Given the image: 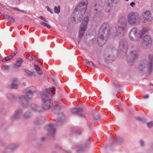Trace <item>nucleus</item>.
<instances>
[{
  "instance_id": "1",
  "label": "nucleus",
  "mask_w": 153,
  "mask_h": 153,
  "mask_svg": "<svg viewBox=\"0 0 153 153\" xmlns=\"http://www.w3.org/2000/svg\"><path fill=\"white\" fill-rule=\"evenodd\" d=\"M149 30L148 28L144 27L139 33L137 28H132L129 33V38L131 40L138 42L140 40L142 36L148 32Z\"/></svg>"
},
{
  "instance_id": "2",
  "label": "nucleus",
  "mask_w": 153,
  "mask_h": 153,
  "mask_svg": "<svg viewBox=\"0 0 153 153\" xmlns=\"http://www.w3.org/2000/svg\"><path fill=\"white\" fill-rule=\"evenodd\" d=\"M51 96V94L48 92H46L42 94V101L44 102L43 104V107L44 109H48L52 105V101L49 99Z\"/></svg>"
},
{
  "instance_id": "3",
  "label": "nucleus",
  "mask_w": 153,
  "mask_h": 153,
  "mask_svg": "<svg viewBox=\"0 0 153 153\" xmlns=\"http://www.w3.org/2000/svg\"><path fill=\"white\" fill-rule=\"evenodd\" d=\"M127 20L126 17H121L118 20V33L123 35L126 31L127 27Z\"/></svg>"
},
{
  "instance_id": "4",
  "label": "nucleus",
  "mask_w": 153,
  "mask_h": 153,
  "mask_svg": "<svg viewBox=\"0 0 153 153\" xmlns=\"http://www.w3.org/2000/svg\"><path fill=\"white\" fill-rule=\"evenodd\" d=\"M88 5V1L87 0H82L81 1L78 6L75 8L74 11L78 12L79 15H84L87 8Z\"/></svg>"
},
{
  "instance_id": "5",
  "label": "nucleus",
  "mask_w": 153,
  "mask_h": 153,
  "mask_svg": "<svg viewBox=\"0 0 153 153\" xmlns=\"http://www.w3.org/2000/svg\"><path fill=\"white\" fill-rule=\"evenodd\" d=\"M110 31V26L108 23H104L101 26L99 33L103 35L104 37H108Z\"/></svg>"
},
{
  "instance_id": "6",
  "label": "nucleus",
  "mask_w": 153,
  "mask_h": 153,
  "mask_svg": "<svg viewBox=\"0 0 153 153\" xmlns=\"http://www.w3.org/2000/svg\"><path fill=\"white\" fill-rule=\"evenodd\" d=\"M128 21L129 24L133 25L140 22L139 16L134 12L130 13L128 16Z\"/></svg>"
},
{
  "instance_id": "7",
  "label": "nucleus",
  "mask_w": 153,
  "mask_h": 153,
  "mask_svg": "<svg viewBox=\"0 0 153 153\" xmlns=\"http://www.w3.org/2000/svg\"><path fill=\"white\" fill-rule=\"evenodd\" d=\"M153 19L151 12L149 11H146L142 14L140 20L142 23H146L147 22H151Z\"/></svg>"
},
{
  "instance_id": "8",
  "label": "nucleus",
  "mask_w": 153,
  "mask_h": 153,
  "mask_svg": "<svg viewBox=\"0 0 153 153\" xmlns=\"http://www.w3.org/2000/svg\"><path fill=\"white\" fill-rule=\"evenodd\" d=\"M152 39L149 36H145L142 39L141 45L145 49L149 48L151 46Z\"/></svg>"
},
{
  "instance_id": "9",
  "label": "nucleus",
  "mask_w": 153,
  "mask_h": 153,
  "mask_svg": "<svg viewBox=\"0 0 153 153\" xmlns=\"http://www.w3.org/2000/svg\"><path fill=\"white\" fill-rule=\"evenodd\" d=\"M89 21L88 17H85L83 20L79 31V35L80 38L82 37L86 30L87 25Z\"/></svg>"
},
{
  "instance_id": "10",
  "label": "nucleus",
  "mask_w": 153,
  "mask_h": 153,
  "mask_svg": "<svg viewBox=\"0 0 153 153\" xmlns=\"http://www.w3.org/2000/svg\"><path fill=\"white\" fill-rule=\"evenodd\" d=\"M94 10L96 11V13H99L103 9L104 4L103 2L100 0H97L94 3Z\"/></svg>"
},
{
  "instance_id": "11",
  "label": "nucleus",
  "mask_w": 153,
  "mask_h": 153,
  "mask_svg": "<svg viewBox=\"0 0 153 153\" xmlns=\"http://www.w3.org/2000/svg\"><path fill=\"white\" fill-rule=\"evenodd\" d=\"M26 93L25 97L22 96L20 99V100L23 102H26V99L28 98L31 99L33 96V93L34 92L29 88H27L25 90Z\"/></svg>"
},
{
  "instance_id": "12",
  "label": "nucleus",
  "mask_w": 153,
  "mask_h": 153,
  "mask_svg": "<svg viewBox=\"0 0 153 153\" xmlns=\"http://www.w3.org/2000/svg\"><path fill=\"white\" fill-rule=\"evenodd\" d=\"M153 59V56L152 55H149V60L146 62L145 64H144V66H147L149 68L150 71H152V69Z\"/></svg>"
},
{
  "instance_id": "13",
  "label": "nucleus",
  "mask_w": 153,
  "mask_h": 153,
  "mask_svg": "<svg viewBox=\"0 0 153 153\" xmlns=\"http://www.w3.org/2000/svg\"><path fill=\"white\" fill-rule=\"evenodd\" d=\"M108 37H104L103 35L98 34L97 37V42L100 46H103L105 43Z\"/></svg>"
},
{
  "instance_id": "14",
  "label": "nucleus",
  "mask_w": 153,
  "mask_h": 153,
  "mask_svg": "<svg viewBox=\"0 0 153 153\" xmlns=\"http://www.w3.org/2000/svg\"><path fill=\"white\" fill-rule=\"evenodd\" d=\"M82 109L81 108H74L72 109V112L73 113H76L78 115L79 117H85V115L80 113V111H82Z\"/></svg>"
},
{
  "instance_id": "15",
  "label": "nucleus",
  "mask_w": 153,
  "mask_h": 153,
  "mask_svg": "<svg viewBox=\"0 0 153 153\" xmlns=\"http://www.w3.org/2000/svg\"><path fill=\"white\" fill-rule=\"evenodd\" d=\"M47 128V130L49 131L51 134H53L55 132L56 130L53 127V125L51 124H49L46 126Z\"/></svg>"
},
{
  "instance_id": "16",
  "label": "nucleus",
  "mask_w": 153,
  "mask_h": 153,
  "mask_svg": "<svg viewBox=\"0 0 153 153\" xmlns=\"http://www.w3.org/2000/svg\"><path fill=\"white\" fill-rule=\"evenodd\" d=\"M19 84V82L16 78H14L13 80L11 85L10 87V88H16L17 86Z\"/></svg>"
},
{
  "instance_id": "17",
  "label": "nucleus",
  "mask_w": 153,
  "mask_h": 153,
  "mask_svg": "<svg viewBox=\"0 0 153 153\" xmlns=\"http://www.w3.org/2000/svg\"><path fill=\"white\" fill-rule=\"evenodd\" d=\"M137 56V53L135 51H132L131 53L130 58L131 59V61L133 59H135Z\"/></svg>"
},
{
  "instance_id": "18",
  "label": "nucleus",
  "mask_w": 153,
  "mask_h": 153,
  "mask_svg": "<svg viewBox=\"0 0 153 153\" xmlns=\"http://www.w3.org/2000/svg\"><path fill=\"white\" fill-rule=\"evenodd\" d=\"M22 115V112L21 110H19L16 111L13 117L14 119H18Z\"/></svg>"
},
{
  "instance_id": "19",
  "label": "nucleus",
  "mask_w": 153,
  "mask_h": 153,
  "mask_svg": "<svg viewBox=\"0 0 153 153\" xmlns=\"http://www.w3.org/2000/svg\"><path fill=\"white\" fill-rule=\"evenodd\" d=\"M127 47L126 42V41H121L119 44V48L120 49L124 48L125 47Z\"/></svg>"
},
{
  "instance_id": "20",
  "label": "nucleus",
  "mask_w": 153,
  "mask_h": 153,
  "mask_svg": "<svg viewBox=\"0 0 153 153\" xmlns=\"http://www.w3.org/2000/svg\"><path fill=\"white\" fill-rule=\"evenodd\" d=\"M31 107L32 109L34 111H42V109L40 108L34 104L32 105L31 106Z\"/></svg>"
},
{
  "instance_id": "21",
  "label": "nucleus",
  "mask_w": 153,
  "mask_h": 153,
  "mask_svg": "<svg viewBox=\"0 0 153 153\" xmlns=\"http://www.w3.org/2000/svg\"><path fill=\"white\" fill-rule=\"evenodd\" d=\"M111 5V4L109 3L107 4L105 6V10L106 12H110L112 7Z\"/></svg>"
},
{
  "instance_id": "22",
  "label": "nucleus",
  "mask_w": 153,
  "mask_h": 153,
  "mask_svg": "<svg viewBox=\"0 0 153 153\" xmlns=\"http://www.w3.org/2000/svg\"><path fill=\"white\" fill-rule=\"evenodd\" d=\"M23 62V60L21 58H18L17 60V61L15 63V65L18 66L19 67L21 65V63Z\"/></svg>"
},
{
  "instance_id": "23",
  "label": "nucleus",
  "mask_w": 153,
  "mask_h": 153,
  "mask_svg": "<svg viewBox=\"0 0 153 153\" xmlns=\"http://www.w3.org/2000/svg\"><path fill=\"white\" fill-rule=\"evenodd\" d=\"M13 58V55H10L9 56L5 57L4 59H3L1 61L2 62H4L6 61H9L12 59Z\"/></svg>"
},
{
  "instance_id": "24",
  "label": "nucleus",
  "mask_w": 153,
  "mask_h": 153,
  "mask_svg": "<svg viewBox=\"0 0 153 153\" xmlns=\"http://www.w3.org/2000/svg\"><path fill=\"white\" fill-rule=\"evenodd\" d=\"M54 9L55 13H60V8L59 5H58V6H55Z\"/></svg>"
},
{
  "instance_id": "25",
  "label": "nucleus",
  "mask_w": 153,
  "mask_h": 153,
  "mask_svg": "<svg viewBox=\"0 0 153 153\" xmlns=\"http://www.w3.org/2000/svg\"><path fill=\"white\" fill-rule=\"evenodd\" d=\"M25 71L27 74L29 76H35V75H34V73L32 71H31L27 69H25Z\"/></svg>"
},
{
  "instance_id": "26",
  "label": "nucleus",
  "mask_w": 153,
  "mask_h": 153,
  "mask_svg": "<svg viewBox=\"0 0 153 153\" xmlns=\"http://www.w3.org/2000/svg\"><path fill=\"white\" fill-rule=\"evenodd\" d=\"M40 22L42 25H43L44 27H46L49 29L51 28V26L48 24L42 21H41Z\"/></svg>"
},
{
  "instance_id": "27",
  "label": "nucleus",
  "mask_w": 153,
  "mask_h": 153,
  "mask_svg": "<svg viewBox=\"0 0 153 153\" xmlns=\"http://www.w3.org/2000/svg\"><path fill=\"white\" fill-rule=\"evenodd\" d=\"M31 116V114L30 112L25 113L24 116V118L25 119L27 118L30 117Z\"/></svg>"
},
{
  "instance_id": "28",
  "label": "nucleus",
  "mask_w": 153,
  "mask_h": 153,
  "mask_svg": "<svg viewBox=\"0 0 153 153\" xmlns=\"http://www.w3.org/2000/svg\"><path fill=\"white\" fill-rule=\"evenodd\" d=\"M86 63L88 64L89 65L91 66H95L93 63L91 61H89L87 60L86 61Z\"/></svg>"
},
{
  "instance_id": "29",
  "label": "nucleus",
  "mask_w": 153,
  "mask_h": 153,
  "mask_svg": "<svg viewBox=\"0 0 153 153\" xmlns=\"http://www.w3.org/2000/svg\"><path fill=\"white\" fill-rule=\"evenodd\" d=\"M148 126L149 128L153 126V121H151L148 123Z\"/></svg>"
},
{
  "instance_id": "30",
  "label": "nucleus",
  "mask_w": 153,
  "mask_h": 153,
  "mask_svg": "<svg viewBox=\"0 0 153 153\" xmlns=\"http://www.w3.org/2000/svg\"><path fill=\"white\" fill-rule=\"evenodd\" d=\"M11 8L12 9H13V10H16V11H19L20 12H24V10H20L17 8H15V7H11Z\"/></svg>"
},
{
  "instance_id": "31",
  "label": "nucleus",
  "mask_w": 153,
  "mask_h": 153,
  "mask_svg": "<svg viewBox=\"0 0 153 153\" xmlns=\"http://www.w3.org/2000/svg\"><path fill=\"white\" fill-rule=\"evenodd\" d=\"M137 120H141V121H146V120L145 118H142L140 117H137Z\"/></svg>"
},
{
  "instance_id": "32",
  "label": "nucleus",
  "mask_w": 153,
  "mask_h": 153,
  "mask_svg": "<svg viewBox=\"0 0 153 153\" xmlns=\"http://www.w3.org/2000/svg\"><path fill=\"white\" fill-rule=\"evenodd\" d=\"M34 68L37 71H39L40 69L38 65H34Z\"/></svg>"
},
{
  "instance_id": "33",
  "label": "nucleus",
  "mask_w": 153,
  "mask_h": 153,
  "mask_svg": "<svg viewBox=\"0 0 153 153\" xmlns=\"http://www.w3.org/2000/svg\"><path fill=\"white\" fill-rule=\"evenodd\" d=\"M111 1L113 3L117 4L120 0H111Z\"/></svg>"
},
{
  "instance_id": "34",
  "label": "nucleus",
  "mask_w": 153,
  "mask_h": 153,
  "mask_svg": "<svg viewBox=\"0 0 153 153\" xmlns=\"http://www.w3.org/2000/svg\"><path fill=\"white\" fill-rule=\"evenodd\" d=\"M40 18L42 19V20L45 22H48V20H47L46 19L44 18V17H43L42 16H40Z\"/></svg>"
},
{
  "instance_id": "35",
  "label": "nucleus",
  "mask_w": 153,
  "mask_h": 153,
  "mask_svg": "<svg viewBox=\"0 0 153 153\" xmlns=\"http://www.w3.org/2000/svg\"><path fill=\"white\" fill-rule=\"evenodd\" d=\"M27 58L30 60L32 61L33 60V58L31 56L28 55L27 57Z\"/></svg>"
},
{
  "instance_id": "36",
  "label": "nucleus",
  "mask_w": 153,
  "mask_h": 153,
  "mask_svg": "<svg viewBox=\"0 0 153 153\" xmlns=\"http://www.w3.org/2000/svg\"><path fill=\"white\" fill-rule=\"evenodd\" d=\"M8 19L12 22H13L14 21V19L11 16H10Z\"/></svg>"
},
{
  "instance_id": "37",
  "label": "nucleus",
  "mask_w": 153,
  "mask_h": 153,
  "mask_svg": "<svg viewBox=\"0 0 153 153\" xmlns=\"http://www.w3.org/2000/svg\"><path fill=\"white\" fill-rule=\"evenodd\" d=\"M14 98V97L13 96L11 95H10L9 97H8V98L10 100H12Z\"/></svg>"
},
{
  "instance_id": "38",
  "label": "nucleus",
  "mask_w": 153,
  "mask_h": 153,
  "mask_svg": "<svg viewBox=\"0 0 153 153\" xmlns=\"http://www.w3.org/2000/svg\"><path fill=\"white\" fill-rule=\"evenodd\" d=\"M149 97V94H147L146 95H144L143 96V98L144 99H146L148 98Z\"/></svg>"
},
{
  "instance_id": "39",
  "label": "nucleus",
  "mask_w": 153,
  "mask_h": 153,
  "mask_svg": "<svg viewBox=\"0 0 153 153\" xmlns=\"http://www.w3.org/2000/svg\"><path fill=\"white\" fill-rule=\"evenodd\" d=\"M135 3H134V2H131L130 4V6L131 7H134V5H135Z\"/></svg>"
},
{
  "instance_id": "40",
  "label": "nucleus",
  "mask_w": 153,
  "mask_h": 153,
  "mask_svg": "<svg viewBox=\"0 0 153 153\" xmlns=\"http://www.w3.org/2000/svg\"><path fill=\"white\" fill-rule=\"evenodd\" d=\"M52 88L53 90H51V91H52L53 93L54 94V91L55 89V88L54 87H52Z\"/></svg>"
},
{
  "instance_id": "41",
  "label": "nucleus",
  "mask_w": 153,
  "mask_h": 153,
  "mask_svg": "<svg viewBox=\"0 0 153 153\" xmlns=\"http://www.w3.org/2000/svg\"><path fill=\"white\" fill-rule=\"evenodd\" d=\"M144 142L143 140H141L140 141V143L141 146H143L144 145Z\"/></svg>"
},
{
  "instance_id": "42",
  "label": "nucleus",
  "mask_w": 153,
  "mask_h": 153,
  "mask_svg": "<svg viewBox=\"0 0 153 153\" xmlns=\"http://www.w3.org/2000/svg\"><path fill=\"white\" fill-rule=\"evenodd\" d=\"M4 16L5 18L7 19H8L9 18V17H10V16L7 15H5Z\"/></svg>"
},
{
  "instance_id": "43",
  "label": "nucleus",
  "mask_w": 153,
  "mask_h": 153,
  "mask_svg": "<svg viewBox=\"0 0 153 153\" xmlns=\"http://www.w3.org/2000/svg\"><path fill=\"white\" fill-rule=\"evenodd\" d=\"M8 66L7 65H4V68L5 69H8Z\"/></svg>"
},
{
  "instance_id": "44",
  "label": "nucleus",
  "mask_w": 153,
  "mask_h": 153,
  "mask_svg": "<svg viewBox=\"0 0 153 153\" xmlns=\"http://www.w3.org/2000/svg\"><path fill=\"white\" fill-rule=\"evenodd\" d=\"M47 8V9L48 11H49L51 13H52V12L51 11V9L49 7H48Z\"/></svg>"
},
{
  "instance_id": "45",
  "label": "nucleus",
  "mask_w": 153,
  "mask_h": 153,
  "mask_svg": "<svg viewBox=\"0 0 153 153\" xmlns=\"http://www.w3.org/2000/svg\"><path fill=\"white\" fill-rule=\"evenodd\" d=\"M94 118L95 119H99L100 118V117L99 116H98L97 117H94Z\"/></svg>"
},
{
  "instance_id": "46",
  "label": "nucleus",
  "mask_w": 153,
  "mask_h": 153,
  "mask_svg": "<svg viewBox=\"0 0 153 153\" xmlns=\"http://www.w3.org/2000/svg\"><path fill=\"white\" fill-rule=\"evenodd\" d=\"M16 53H13V54H13V55H13V56H15V55H16Z\"/></svg>"
},
{
  "instance_id": "47",
  "label": "nucleus",
  "mask_w": 153,
  "mask_h": 153,
  "mask_svg": "<svg viewBox=\"0 0 153 153\" xmlns=\"http://www.w3.org/2000/svg\"><path fill=\"white\" fill-rule=\"evenodd\" d=\"M72 18L73 19V20H74V22H75V21H76V20H75V19H74V17H73Z\"/></svg>"
},
{
  "instance_id": "48",
  "label": "nucleus",
  "mask_w": 153,
  "mask_h": 153,
  "mask_svg": "<svg viewBox=\"0 0 153 153\" xmlns=\"http://www.w3.org/2000/svg\"><path fill=\"white\" fill-rule=\"evenodd\" d=\"M54 82H55V83L56 85L57 84V82H55V81H54Z\"/></svg>"
},
{
  "instance_id": "49",
  "label": "nucleus",
  "mask_w": 153,
  "mask_h": 153,
  "mask_svg": "<svg viewBox=\"0 0 153 153\" xmlns=\"http://www.w3.org/2000/svg\"><path fill=\"white\" fill-rule=\"evenodd\" d=\"M72 15H75V14H74H74H72Z\"/></svg>"
},
{
  "instance_id": "50",
  "label": "nucleus",
  "mask_w": 153,
  "mask_h": 153,
  "mask_svg": "<svg viewBox=\"0 0 153 153\" xmlns=\"http://www.w3.org/2000/svg\"><path fill=\"white\" fill-rule=\"evenodd\" d=\"M125 1H128L129 0H125Z\"/></svg>"
},
{
  "instance_id": "51",
  "label": "nucleus",
  "mask_w": 153,
  "mask_h": 153,
  "mask_svg": "<svg viewBox=\"0 0 153 153\" xmlns=\"http://www.w3.org/2000/svg\"><path fill=\"white\" fill-rule=\"evenodd\" d=\"M41 65H43L42 63H41Z\"/></svg>"
},
{
  "instance_id": "52",
  "label": "nucleus",
  "mask_w": 153,
  "mask_h": 153,
  "mask_svg": "<svg viewBox=\"0 0 153 153\" xmlns=\"http://www.w3.org/2000/svg\"><path fill=\"white\" fill-rule=\"evenodd\" d=\"M56 79H58V80L59 81V79L58 78H57Z\"/></svg>"
},
{
  "instance_id": "53",
  "label": "nucleus",
  "mask_w": 153,
  "mask_h": 153,
  "mask_svg": "<svg viewBox=\"0 0 153 153\" xmlns=\"http://www.w3.org/2000/svg\"><path fill=\"white\" fill-rule=\"evenodd\" d=\"M0 4H1L0 3Z\"/></svg>"
}]
</instances>
